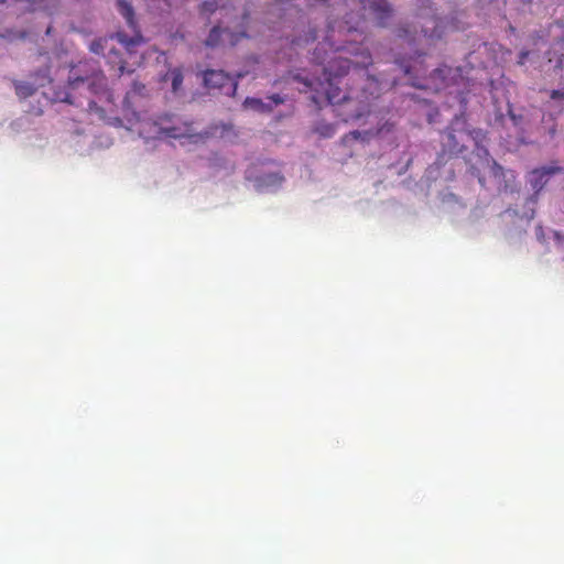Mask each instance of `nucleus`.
<instances>
[{
  "mask_svg": "<svg viewBox=\"0 0 564 564\" xmlns=\"http://www.w3.org/2000/svg\"><path fill=\"white\" fill-rule=\"evenodd\" d=\"M529 56V52L528 51H522L520 54H519V61L518 63L520 65L524 64V61L527 59V57Z\"/></svg>",
  "mask_w": 564,
  "mask_h": 564,
  "instance_id": "nucleus-28",
  "label": "nucleus"
},
{
  "mask_svg": "<svg viewBox=\"0 0 564 564\" xmlns=\"http://www.w3.org/2000/svg\"><path fill=\"white\" fill-rule=\"evenodd\" d=\"M223 8L224 4H220L218 0H209V1H204L202 4H200V8H199V11L202 14L204 15H207L209 17L210 14H213L218 8Z\"/></svg>",
  "mask_w": 564,
  "mask_h": 564,
  "instance_id": "nucleus-19",
  "label": "nucleus"
},
{
  "mask_svg": "<svg viewBox=\"0 0 564 564\" xmlns=\"http://www.w3.org/2000/svg\"><path fill=\"white\" fill-rule=\"evenodd\" d=\"M314 132L323 138H330L335 134L336 127L326 121H318L314 127Z\"/></svg>",
  "mask_w": 564,
  "mask_h": 564,
  "instance_id": "nucleus-15",
  "label": "nucleus"
},
{
  "mask_svg": "<svg viewBox=\"0 0 564 564\" xmlns=\"http://www.w3.org/2000/svg\"><path fill=\"white\" fill-rule=\"evenodd\" d=\"M551 99H564V91L563 90H557V89H554L551 91V95H550Z\"/></svg>",
  "mask_w": 564,
  "mask_h": 564,
  "instance_id": "nucleus-24",
  "label": "nucleus"
},
{
  "mask_svg": "<svg viewBox=\"0 0 564 564\" xmlns=\"http://www.w3.org/2000/svg\"><path fill=\"white\" fill-rule=\"evenodd\" d=\"M509 115L511 117V119L513 120L514 124H518L520 121H521V116H516L511 110H509Z\"/></svg>",
  "mask_w": 564,
  "mask_h": 564,
  "instance_id": "nucleus-29",
  "label": "nucleus"
},
{
  "mask_svg": "<svg viewBox=\"0 0 564 564\" xmlns=\"http://www.w3.org/2000/svg\"><path fill=\"white\" fill-rule=\"evenodd\" d=\"M400 67L403 69L405 75L411 76L412 82L411 85L416 88L427 89L432 88V86L427 83H423L422 80H426L427 67L424 64L421 55H417L410 61H398Z\"/></svg>",
  "mask_w": 564,
  "mask_h": 564,
  "instance_id": "nucleus-4",
  "label": "nucleus"
},
{
  "mask_svg": "<svg viewBox=\"0 0 564 564\" xmlns=\"http://www.w3.org/2000/svg\"><path fill=\"white\" fill-rule=\"evenodd\" d=\"M316 31L315 30H312L310 31V35L308 36H305V39L303 40L302 37H299V39H295L292 44L294 46H301L302 45V42H305V43H308L310 41H315L316 40Z\"/></svg>",
  "mask_w": 564,
  "mask_h": 564,
  "instance_id": "nucleus-21",
  "label": "nucleus"
},
{
  "mask_svg": "<svg viewBox=\"0 0 564 564\" xmlns=\"http://www.w3.org/2000/svg\"><path fill=\"white\" fill-rule=\"evenodd\" d=\"M471 174L477 176L479 183L484 186L485 185V178L480 175L479 171L475 167V166H471Z\"/></svg>",
  "mask_w": 564,
  "mask_h": 564,
  "instance_id": "nucleus-27",
  "label": "nucleus"
},
{
  "mask_svg": "<svg viewBox=\"0 0 564 564\" xmlns=\"http://www.w3.org/2000/svg\"><path fill=\"white\" fill-rule=\"evenodd\" d=\"M159 133L169 139H188L191 142H198L203 139L202 134L196 133L192 123L182 122L178 124H169L160 127Z\"/></svg>",
  "mask_w": 564,
  "mask_h": 564,
  "instance_id": "nucleus-7",
  "label": "nucleus"
},
{
  "mask_svg": "<svg viewBox=\"0 0 564 564\" xmlns=\"http://www.w3.org/2000/svg\"><path fill=\"white\" fill-rule=\"evenodd\" d=\"M350 35L362 37L357 26L349 25L348 22H340L328 26L327 34L323 42H319L313 52L312 61L323 66L324 79L319 77L310 78L302 74H295L293 79L303 84L304 88L301 91H314L311 100L315 105H319V91L325 94L326 100L332 104H340L346 101L348 96L343 94L338 86V79L348 74L351 63L348 58L343 56H334L328 59L329 53L336 54L339 52H347L358 59L355 65L360 68H368L372 64V56L368 48L361 44L352 43L348 39ZM356 42V39H354Z\"/></svg>",
  "mask_w": 564,
  "mask_h": 564,
  "instance_id": "nucleus-1",
  "label": "nucleus"
},
{
  "mask_svg": "<svg viewBox=\"0 0 564 564\" xmlns=\"http://www.w3.org/2000/svg\"><path fill=\"white\" fill-rule=\"evenodd\" d=\"M86 80H89V78L88 77H78V76H70L68 78L69 85L72 87H75L78 83H84Z\"/></svg>",
  "mask_w": 564,
  "mask_h": 564,
  "instance_id": "nucleus-23",
  "label": "nucleus"
},
{
  "mask_svg": "<svg viewBox=\"0 0 564 564\" xmlns=\"http://www.w3.org/2000/svg\"><path fill=\"white\" fill-rule=\"evenodd\" d=\"M243 106L246 108H250L260 112H269L272 110V107L270 105L264 104L259 98H246Z\"/></svg>",
  "mask_w": 564,
  "mask_h": 564,
  "instance_id": "nucleus-16",
  "label": "nucleus"
},
{
  "mask_svg": "<svg viewBox=\"0 0 564 564\" xmlns=\"http://www.w3.org/2000/svg\"><path fill=\"white\" fill-rule=\"evenodd\" d=\"M248 18H249L248 14L243 13L242 23H241L242 29L238 32H232L228 29H220L219 26H214L210 30V32L205 41L206 46H209V47L218 46L221 43L220 37L223 34L226 35V43H228L230 46L236 45L241 39H245L248 36V34L246 32V23H247Z\"/></svg>",
  "mask_w": 564,
  "mask_h": 564,
  "instance_id": "nucleus-5",
  "label": "nucleus"
},
{
  "mask_svg": "<svg viewBox=\"0 0 564 564\" xmlns=\"http://www.w3.org/2000/svg\"><path fill=\"white\" fill-rule=\"evenodd\" d=\"M365 10H368L379 26H386L393 15V9L388 0H359Z\"/></svg>",
  "mask_w": 564,
  "mask_h": 564,
  "instance_id": "nucleus-6",
  "label": "nucleus"
},
{
  "mask_svg": "<svg viewBox=\"0 0 564 564\" xmlns=\"http://www.w3.org/2000/svg\"><path fill=\"white\" fill-rule=\"evenodd\" d=\"M558 66L563 67V61L562 59L558 61Z\"/></svg>",
  "mask_w": 564,
  "mask_h": 564,
  "instance_id": "nucleus-33",
  "label": "nucleus"
},
{
  "mask_svg": "<svg viewBox=\"0 0 564 564\" xmlns=\"http://www.w3.org/2000/svg\"><path fill=\"white\" fill-rule=\"evenodd\" d=\"M274 105L283 104L284 99L279 94H273L268 97Z\"/></svg>",
  "mask_w": 564,
  "mask_h": 564,
  "instance_id": "nucleus-25",
  "label": "nucleus"
},
{
  "mask_svg": "<svg viewBox=\"0 0 564 564\" xmlns=\"http://www.w3.org/2000/svg\"><path fill=\"white\" fill-rule=\"evenodd\" d=\"M203 80L207 88L218 89L228 96H234L237 91V82L221 69H206L203 73Z\"/></svg>",
  "mask_w": 564,
  "mask_h": 564,
  "instance_id": "nucleus-2",
  "label": "nucleus"
},
{
  "mask_svg": "<svg viewBox=\"0 0 564 564\" xmlns=\"http://www.w3.org/2000/svg\"><path fill=\"white\" fill-rule=\"evenodd\" d=\"M35 77L40 78L41 82L39 84L41 86H44L45 82L50 83L51 82L50 68L46 67L45 69H41V70L36 72Z\"/></svg>",
  "mask_w": 564,
  "mask_h": 564,
  "instance_id": "nucleus-20",
  "label": "nucleus"
},
{
  "mask_svg": "<svg viewBox=\"0 0 564 564\" xmlns=\"http://www.w3.org/2000/svg\"><path fill=\"white\" fill-rule=\"evenodd\" d=\"M7 0H0V3H4Z\"/></svg>",
  "mask_w": 564,
  "mask_h": 564,
  "instance_id": "nucleus-34",
  "label": "nucleus"
},
{
  "mask_svg": "<svg viewBox=\"0 0 564 564\" xmlns=\"http://www.w3.org/2000/svg\"><path fill=\"white\" fill-rule=\"evenodd\" d=\"M165 78L171 80L172 90L174 93H176L182 87L183 79H184L181 68L170 69L166 73Z\"/></svg>",
  "mask_w": 564,
  "mask_h": 564,
  "instance_id": "nucleus-14",
  "label": "nucleus"
},
{
  "mask_svg": "<svg viewBox=\"0 0 564 564\" xmlns=\"http://www.w3.org/2000/svg\"><path fill=\"white\" fill-rule=\"evenodd\" d=\"M473 153L479 158L482 165L490 166L494 177L499 180L505 178L507 173H510L511 177L514 178V175L511 171L507 172L500 164L491 159L486 143L475 147Z\"/></svg>",
  "mask_w": 564,
  "mask_h": 564,
  "instance_id": "nucleus-10",
  "label": "nucleus"
},
{
  "mask_svg": "<svg viewBox=\"0 0 564 564\" xmlns=\"http://www.w3.org/2000/svg\"><path fill=\"white\" fill-rule=\"evenodd\" d=\"M459 70V67L453 68L447 65H442L441 67L435 68L430 74L429 78L433 82V88L438 90L443 87L451 86Z\"/></svg>",
  "mask_w": 564,
  "mask_h": 564,
  "instance_id": "nucleus-9",
  "label": "nucleus"
},
{
  "mask_svg": "<svg viewBox=\"0 0 564 564\" xmlns=\"http://www.w3.org/2000/svg\"><path fill=\"white\" fill-rule=\"evenodd\" d=\"M399 32H403V33H404V35H405L409 31H408V30H405V29H400V30H399ZM402 36H403V34H402V33H399V37H402Z\"/></svg>",
  "mask_w": 564,
  "mask_h": 564,
  "instance_id": "nucleus-30",
  "label": "nucleus"
},
{
  "mask_svg": "<svg viewBox=\"0 0 564 564\" xmlns=\"http://www.w3.org/2000/svg\"><path fill=\"white\" fill-rule=\"evenodd\" d=\"M562 167L560 166H543L535 169L530 173L529 183L535 193H539L544 185L549 182L550 177L556 173H560Z\"/></svg>",
  "mask_w": 564,
  "mask_h": 564,
  "instance_id": "nucleus-11",
  "label": "nucleus"
},
{
  "mask_svg": "<svg viewBox=\"0 0 564 564\" xmlns=\"http://www.w3.org/2000/svg\"><path fill=\"white\" fill-rule=\"evenodd\" d=\"M465 139H471L475 147L485 144L487 142V132L482 129H473L466 131Z\"/></svg>",
  "mask_w": 564,
  "mask_h": 564,
  "instance_id": "nucleus-17",
  "label": "nucleus"
},
{
  "mask_svg": "<svg viewBox=\"0 0 564 564\" xmlns=\"http://www.w3.org/2000/svg\"><path fill=\"white\" fill-rule=\"evenodd\" d=\"M284 181V177L282 174L274 172V173H268L260 175L256 178V186L260 191L269 189L272 187H279L282 182Z\"/></svg>",
  "mask_w": 564,
  "mask_h": 564,
  "instance_id": "nucleus-12",
  "label": "nucleus"
},
{
  "mask_svg": "<svg viewBox=\"0 0 564 564\" xmlns=\"http://www.w3.org/2000/svg\"><path fill=\"white\" fill-rule=\"evenodd\" d=\"M112 40H117L129 53H131L135 46L140 45L144 41L140 32H137L132 36H128L124 33L118 32L115 35H111L109 39L100 37L93 41L90 44V51L96 54L106 55L108 44Z\"/></svg>",
  "mask_w": 564,
  "mask_h": 564,
  "instance_id": "nucleus-3",
  "label": "nucleus"
},
{
  "mask_svg": "<svg viewBox=\"0 0 564 564\" xmlns=\"http://www.w3.org/2000/svg\"><path fill=\"white\" fill-rule=\"evenodd\" d=\"M145 86L143 84H140V83H133L132 85V91L134 94H139L141 95L142 91L144 90Z\"/></svg>",
  "mask_w": 564,
  "mask_h": 564,
  "instance_id": "nucleus-26",
  "label": "nucleus"
},
{
  "mask_svg": "<svg viewBox=\"0 0 564 564\" xmlns=\"http://www.w3.org/2000/svg\"><path fill=\"white\" fill-rule=\"evenodd\" d=\"M466 130L451 129L445 132L443 139V152L448 155H458L466 150L465 145Z\"/></svg>",
  "mask_w": 564,
  "mask_h": 564,
  "instance_id": "nucleus-8",
  "label": "nucleus"
},
{
  "mask_svg": "<svg viewBox=\"0 0 564 564\" xmlns=\"http://www.w3.org/2000/svg\"><path fill=\"white\" fill-rule=\"evenodd\" d=\"M14 86H15L17 95L19 97H21V98L30 97L35 91L34 86L29 84V83H21V82H19Z\"/></svg>",
  "mask_w": 564,
  "mask_h": 564,
  "instance_id": "nucleus-18",
  "label": "nucleus"
},
{
  "mask_svg": "<svg viewBox=\"0 0 564 564\" xmlns=\"http://www.w3.org/2000/svg\"><path fill=\"white\" fill-rule=\"evenodd\" d=\"M422 32L424 33V35H425V36H427V35H430V36H431V35H432V34H427V31H426V30H422Z\"/></svg>",
  "mask_w": 564,
  "mask_h": 564,
  "instance_id": "nucleus-32",
  "label": "nucleus"
},
{
  "mask_svg": "<svg viewBox=\"0 0 564 564\" xmlns=\"http://www.w3.org/2000/svg\"><path fill=\"white\" fill-rule=\"evenodd\" d=\"M118 9L120 14L126 19L128 25L132 29L134 34L139 32L137 30V22L134 19V11L132 6L126 0H117Z\"/></svg>",
  "mask_w": 564,
  "mask_h": 564,
  "instance_id": "nucleus-13",
  "label": "nucleus"
},
{
  "mask_svg": "<svg viewBox=\"0 0 564 564\" xmlns=\"http://www.w3.org/2000/svg\"><path fill=\"white\" fill-rule=\"evenodd\" d=\"M107 50H109V52H112V54H116V51H113V48H112V47H109V46H108V48H107Z\"/></svg>",
  "mask_w": 564,
  "mask_h": 564,
  "instance_id": "nucleus-31",
  "label": "nucleus"
},
{
  "mask_svg": "<svg viewBox=\"0 0 564 564\" xmlns=\"http://www.w3.org/2000/svg\"><path fill=\"white\" fill-rule=\"evenodd\" d=\"M553 237H554L557 248L562 252H564V235L560 231H554Z\"/></svg>",
  "mask_w": 564,
  "mask_h": 564,
  "instance_id": "nucleus-22",
  "label": "nucleus"
}]
</instances>
